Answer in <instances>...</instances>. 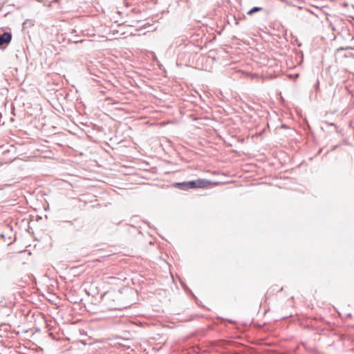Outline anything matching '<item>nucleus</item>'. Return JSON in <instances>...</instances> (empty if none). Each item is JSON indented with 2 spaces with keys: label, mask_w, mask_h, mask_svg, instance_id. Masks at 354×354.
I'll list each match as a JSON object with an SVG mask.
<instances>
[{
  "label": "nucleus",
  "mask_w": 354,
  "mask_h": 354,
  "mask_svg": "<svg viewBox=\"0 0 354 354\" xmlns=\"http://www.w3.org/2000/svg\"><path fill=\"white\" fill-rule=\"evenodd\" d=\"M183 189L206 188L212 185V183L205 179L185 182L180 184Z\"/></svg>",
  "instance_id": "1"
},
{
  "label": "nucleus",
  "mask_w": 354,
  "mask_h": 354,
  "mask_svg": "<svg viewBox=\"0 0 354 354\" xmlns=\"http://www.w3.org/2000/svg\"><path fill=\"white\" fill-rule=\"evenodd\" d=\"M12 39V34L0 30V44H8Z\"/></svg>",
  "instance_id": "2"
},
{
  "label": "nucleus",
  "mask_w": 354,
  "mask_h": 354,
  "mask_svg": "<svg viewBox=\"0 0 354 354\" xmlns=\"http://www.w3.org/2000/svg\"><path fill=\"white\" fill-rule=\"evenodd\" d=\"M263 8L262 7H258V6H255V7H253L252 9H250L248 12L247 14L248 15H252L253 14H254L255 12H259V11H261L263 10Z\"/></svg>",
  "instance_id": "3"
},
{
  "label": "nucleus",
  "mask_w": 354,
  "mask_h": 354,
  "mask_svg": "<svg viewBox=\"0 0 354 354\" xmlns=\"http://www.w3.org/2000/svg\"><path fill=\"white\" fill-rule=\"evenodd\" d=\"M330 26L332 27V29H333V30H335V29L334 26H333V24L330 23Z\"/></svg>",
  "instance_id": "4"
},
{
  "label": "nucleus",
  "mask_w": 354,
  "mask_h": 354,
  "mask_svg": "<svg viewBox=\"0 0 354 354\" xmlns=\"http://www.w3.org/2000/svg\"><path fill=\"white\" fill-rule=\"evenodd\" d=\"M27 24H28V21H25V22L24 23V26H26Z\"/></svg>",
  "instance_id": "5"
}]
</instances>
